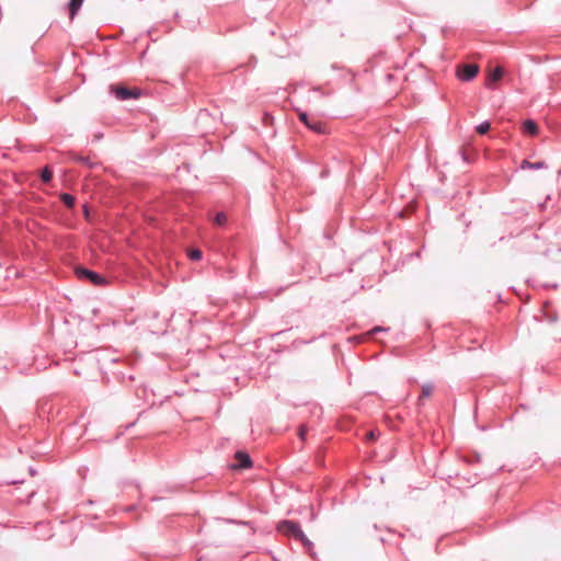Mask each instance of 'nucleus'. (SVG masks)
Wrapping results in <instances>:
<instances>
[{
	"label": "nucleus",
	"mask_w": 561,
	"mask_h": 561,
	"mask_svg": "<svg viewBox=\"0 0 561 561\" xmlns=\"http://www.w3.org/2000/svg\"><path fill=\"white\" fill-rule=\"evenodd\" d=\"M188 256L191 260L198 261L202 259V251L197 249H192L188 251Z\"/></svg>",
	"instance_id": "obj_15"
},
{
	"label": "nucleus",
	"mask_w": 561,
	"mask_h": 561,
	"mask_svg": "<svg viewBox=\"0 0 561 561\" xmlns=\"http://www.w3.org/2000/svg\"><path fill=\"white\" fill-rule=\"evenodd\" d=\"M75 273L78 276V278L87 279V280H89L91 284H93L95 286H101V285L106 284V280H105L104 277H102L98 273L92 272L90 270H87V268H83V267H77L75 270Z\"/></svg>",
	"instance_id": "obj_3"
},
{
	"label": "nucleus",
	"mask_w": 561,
	"mask_h": 561,
	"mask_svg": "<svg viewBox=\"0 0 561 561\" xmlns=\"http://www.w3.org/2000/svg\"><path fill=\"white\" fill-rule=\"evenodd\" d=\"M383 330H385V329H383V328H381V327H376V328L373 330V332H379V331H383Z\"/></svg>",
	"instance_id": "obj_19"
},
{
	"label": "nucleus",
	"mask_w": 561,
	"mask_h": 561,
	"mask_svg": "<svg viewBox=\"0 0 561 561\" xmlns=\"http://www.w3.org/2000/svg\"><path fill=\"white\" fill-rule=\"evenodd\" d=\"M111 93L115 95L117 100L125 101L129 99H138L141 95L139 89H129L121 85H111Z\"/></svg>",
	"instance_id": "obj_2"
},
{
	"label": "nucleus",
	"mask_w": 561,
	"mask_h": 561,
	"mask_svg": "<svg viewBox=\"0 0 561 561\" xmlns=\"http://www.w3.org/2000/svg\"><path fill=\"white\" fill-rule=\"evenodd\" d=\"M45 182H48L51 178H48V176H45V178H42Z\"/></svg>",
	"instance_id": "obj_20"
},
{
	"label": "nucleus",
	"mask_w": 561,
	"mask_h": 561,
	"mask_svg": "<svg viewBox=\"0 0 561 561\" xmlns=\"http://www.w3.org/2000/svg\"><path fill=\"white\" fill-rule=\"evenodd\" d=\"M214 222L218 226H222L227 222V216L225 213H218L215 218H214Z\"/></svg>",
	"instance_id": "obj_14"
},
{
	"label": "nucleus",
	"mask_w": 561,
	"mask_h": 561,
	"mask_svg": "<svg viewBox=\"0 0 561 561\" xmlns=\"http://www.w3.org/2000/svg\"><path fill=\"white\" fill-rule=\"evenodd\" d=\"M367 437H368L369 439H375V433H374V432H369V433H367Z\"/></svg>",
	"instance_id": "obj_18"
},
{
	"label": "nucleus",
	"mask_w": 561,
	"mask_h": 561,
	"mask_svg": "<svg viewBox=\"0 0 561 561\" xmlns=\"http://www.w3.org/2000/svg\"><path fill=\"white\" fill-rule=\"evenodd\" d=\"M306 434H307V428H306V426H300V427H299L298 435H299V437H300L302 440L305 439Z\"/></svg>",
	"instance_id": "obj_17"
},
{
	"label": "nucleus",
	"mask_w": 561,
	"mask_h": 561,
	"mask_svg": "<svg viewBox=\"0 0 561 561\" xmlns=\"http://www.w3.org/2000/svg\"><path fill=\"white\" fill-rule=\"evenodd\" d=\"M237 463L232 465V469H248L252 467V460L250 456L244 451H238L234 455Z\"/></svg>",
	"instance_id": "obj_6"
},
{
	"label": "nucleus",
	"mask_w": 561,
	"mask_h": 561,
	"mask_svg": "<svg viewBox=\"0 0 561 561\" xmlns=\"http://www.w3.org/2000/svg\"><path fill=\"white\" fill-rule=\"evenodd\" d=\"M84 0H70L68 3L69 16L72 20L79 12Z\"/></svg>",
	"instance_id": "obj_9"
},
{
	"label": "nucleus",
	"mask_w": 561,
	"mask_h": 561,
	"mask_svg": "<svg viewBox=\"0 0 561 561\" xmlns=\"http://www.w3.org/2000/svg\"><path fill=\"white\" fill-rule=\"evenodd\" d=\"M546 168L545 163L542 161H539V162H529L527 160H524L520 164V169L522 170H539V169H543Z\"/></svg>",
	"instance_id": "obj_10"
},
{
	"label": "nucleus",
	"mask_w": 561,
	"mask_h": 561,
	"mask_svg": "<svg viewBox=\"0 0 561 561\" xmlns=\"http://www.w3.org/2000/svg\"><path fill=\"white\" fill-rule=\"evenodd\" d=\"M476 130L480 135H484L490 130V123L488 121L482 122L476 127Z\"/></svg>",
	"instance_id": "obj_12"
},
{
	"label": "nucleus",
	"mask_w": 561,
	"mask_h": 561,
	"mask_svg": "<svg viewBox=\"0 0 561 561\" xmlns=\"http://www.w3.org/2000/svg\"><path fill=\"white\" fill-rule=\"evenodd\" d=\"M433 391H434L433 385H431V383L423 385L419 401L422 402L423 400L430 398L432 396Z\"/></svg>",
	"instance_id": "obj_11"
},
{
	"label": "nucleus",
	"mask_w": 561,
	"mask_h": 561,
	"mask_svg": "<svg viewBox=\"0 0 561 561\" xmlns=\"http://www.w3.org/2000/svg\"><path fill=\"white\" fill-rule=\"evenodd\" d=\"M278 530L287 537H293L301 541L306 548L309 549L311 547L310 540L306 537L297 523L291 520H284L279 523Z\"/></svg>",
	"instance_id": "obj_1"
},
{
	"label": "nucleus",
	"mask_w": 561,
	"mask_h": 561,
	"mask_svg": "<svg viewBox=\"0 0 561 561\" xmlns=\"http://www.w3.org/2000/svg\"><path fill=\"white\" fill-rule=\"evenodd\" d=\"M523 131L530 136H535L538 134V125L531 119H526L523 123Z\"/></svg>",
	"instance_id": "obj_8"
},
{
	"label": "nucleus",
	"mask_w": 561,
	"mask_h": 561,
	"mask_svg": "<svg viewBox=\"0 0 561 561\" xmlns=\"http://www.w3.org/2000/svg\"><path fill=\"white\" fill-rule=\"evenodd\" d=\"M299 119L304 123L309 129L317 134H325L327 126L320 122L319 119L310 118L307 113L300 112Z\"/></svg>",
	"instance_id": "obj_4"
},
{
	"label": "nucleus",
	"mask_w": 561,
	"mask_h": 561,
	"mask_svg": "<svg viewBox=\"0 0 561 561\" xmlns=\"http://www.w3.org/2000/svg\"><path fill=\"white\" fill-rule=\"evenodd\" d=\"M60 198L64 202V204L67 205L68 207H72L75 204V197L70 194H61Z\"/></svg>",
	"instance_id": "obj_13"
},
{
	"label": "nucleus",
	"mask_w": 561,
	"mask_h": 561,
	"mask_svg": "<svg viewBox=\"0 0 561 561\" xmlns=\"http://www.w3.org/2000/svg\"><path fill=\"white\" fill-rule=\"evenodd\" d=\"M38 175H53V171L48 165H46L41 170Z\"/></svg>",
	"instance_id": "obj_16"
},
{
	"label": "nucleus",
	"mask_w": 561,
	"mask_h": 561,
	"mask_svg": "<svg viewBox=\"0 0 561 561\" xmlns=\"http://www.w3.org/2000/svg\"><path fill=\"white\" fill-rule=\"evenodd\" d=\"M504 75V70L502 67H496L490 75H489V78H488V81H486V87L488 88H492L491 87V82H496L499 80L502 79Z\"/></svg>",
	"instance_id": "obj_7"
},
{
	"label": "nucleus",
	"mask_w": 561,
	"mask_h": 561,
	"mask_svg": "<svg viewBox=\"0 0 561 561\" xmlns=\"http://www.w3.org/2000/svg\"><path fill=\"white\" fill-rule=\"evenodd\" d=\"M479 72V67L474 64H466L457 70V76L461 81H471Z\"/></svg>",
	"instance_id": "obj_5"
}]
</instances>
